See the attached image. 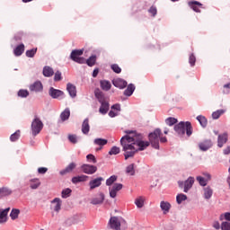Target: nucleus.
<instances>
[{
    "mask_svg": "<svg viewBox=\"0 0 230 230\" xmlns=\"http://www.w3.org/2000/svg\"><path fill=\"white\" fill-rule=\"evenodd\" d=\"M40 186V180L39 178H34L30 180V188L31 190H37Z\"/></svg>",
    "mask_w": 230,
    "mask_h": 230,
    "instance_id": "nucleus-27",
    "label": "nucleus"
},
{
    "mask_svg": "<svg viewBox=\"0 0 230 230\" xmlns=\"http://www.w3.org/2000/svg\"><path fill=\"white\" fill-rule=\"evenodd\" d=\"M62 80V73L60 71H57L54 75L55 82H60Z\"/></svg>",
    "mask_w": 230,
    "mask_h": 230,
    "instance_id": "nucleus-53",
    "label": "nucleus"
},
{
    "mask_svg": "<svg viewBox=\"0 0 230 230\" xmlns=\"http://www.w3.org/2000/svg\"><path fill=\"white\" fill-rule=\"evenodd\" d=\"M127 134L120 139V145L123 148L125 160L130 159L136 155V152L143 151L150 146V142L143 141V136L139 133L126 131Z\"/></svg>",
    "mask_w": 230,
    "mask_h": 230,
    "instance_id": "nucleus-1",
    "label": "nucleus"
},
{
    "mask_svg": "<svg viewBox=\"0 0 230 230\" xmlns=\"http://www.w3.org/2000/svg\"><path fill=\"white\" fill-rule=\"evenodd\" d=\"M135 164H129L127 168H126V173H128V175H136V170L135 168Z\"/></svg>",
    "mask_w": 230,
    "mask_h": 230,
    "instance_id": "nucleus-40",
    "label": "nucleus"
},
{
    "mask_svg": "<svg viewBox=\"0 0 230 230\" xmlns=\"http://www.w3.org/2000/svg\"><path fill=\"white\" fill-rule=\"evenodd\" d=\"M55 75V71L50 66H44L43 68V75L46 77H50Z\"/></svg>",
    "mask_w": 230,
    "mask_h": 230,
    "instance_id": "nucleus-30",
    "label": "nucleus"
},
{
    "mask_svg": "<svg viewBox=\"0 0 230 230\" xmlns=\"http://www.w3.org/2000/svg\"><path fill=\"white\" fill-rule=\"evenodd\" d=\"M121 190H123V184L114 183L111 187L109 188L110 197L111 199H116L118 191H121Z\"/></svg>",
    "mask_w": 230,
    "mask_h": 230,
    "instance_id": "nucleus-7",
    "label": "nucleus"
},
{
    "mask_svg": "<svg viewBox=\"0 0 230 230\" xmlns=\"http://www.w3.org/2000/svg\"><path fill=\"white\" fill-rule=\"evenodd\" d=\"M165 123L166 125H168L169 127H173V125H175L177 123V119L173 118V117H169L165 119Z\"/></svg>",
    "mask_w": 230,
    "mask_h": 230,
    "instance_id": "nucleus-42",
    "label": "nucleus"
},
{
    "mask_svg": "<svg viewBox=\"0 0 230 230\" xmlns=\"http://www.w3.org/2000/svg\"><path fill=\"white\" fill-rule=\"evenodd\" d=\"M91 130V126H89V119H85L82 124V132L84 135L89 134Z\"/></svg>",
    "mask_w": 230,
    "mask_h": 230,
    "instance_id": "nucleus-24",
    "label": "nucleus"
},
{
    "mask_svg": "<svg viewBox=\"0 0 230 230\" xmlns=\"http://www.w3.org/2000/svg\"><path fill=\"white\" fill-rule=\"evenodd\" d=\"M188 4L193 12H196L197 13H200V8H202L203 4H200V2L198 1H190L188 2Z\"/></svg>",
    "mask_w": 230,
    "mask_h": 230,
    "instance_id": "nucleus-12",
    "label": "nucleus"
},
{
    "mask_svg": "<svg viewBox=\"0 0 230 230\" xmlns=\"http://www.w3.org/2000/svg\"><path fill=\"white\" fill-rule=\"evenodd\" d=\"M112 84L114 87H118L119 89H125L127 87V81L121 79V78H117L112 81Z\"/></svg>",
    "mask_w": 230,
    "mask_h": 230,
    "instance_id": "nucleus-15",
    "label": "nucleus"
},
{
    "mask_svg": "<svg viewBox=\"0 0 230 230\" xmlns=\"http://www.w3.org/2000/svg\"><path fill=\"white\" fill-rule=\"evenodd\" d=\"M98 73H100V71L98 70V68H95L93 72V78H96L98 76Z\"/></svg>",
    "mask_w": 230,
    "mask_h": 230,
    "instance_id": "nucleus-62",
    "label": "nucleus"
},
{
    "mask_svg": "<svg viewBox=\"0 0 230 230\" xmlns=\"http://www.w3.org/2000/svg\"><path fill=\"white\" fill-rule=\"evenodd\" d=\"M20 213H21V210H19L18 208H13L10 213V217L12 220H17V218H19Z\"/></svg>",
    "mask_w": 230,
    "mask_h": 230,
    "instance_id": "nucleus-37",
    "label": "nucleus"
},
{
    "mask_svg": "<svg viewBox=\"0 0 230 230\" xmlns=\"http://www.w3.org/2000/svg\"><path fill=\"white\" fill-rule=\"evenodd\" d=\"M18 96H20V98H28V96H30V92H28V90H20L18 92Z\"/></svg>",
    "mask_w": 230,
    "mask_h": 230,
    "instance_id": "nucleus-48",
    "label": "nucleus"
},
{
    "mask_svg": "<svg viewBox=\"0 0 230 230\" xmlns=\"http://www.w3.org/2000/svg\"><path fill=\"white\" fill-rule=\"evenodd\" d=\"M70 116H71V110H69V108H66L64 110V111L61 112L60 119L61 121H67Z\"/></svg>",
    "mask_w": 230,
    "mask_h": 230,
    "instance_id": "nucleus-25",
    "label": "nucleus"
},
{
    "mask_svg": "<svg viewBox=\"0 0 230 230\" xmlns=\"http://www.w3.org/2000/svg\"><path fill=\"white\" fill-rule=\"evenodd\" d=\"M42 128H44V124L42 123V120L36 117L31 123L32 134L34 136H37V134H40V130H42Z\"/></svg>",
    "mask_w": 230,
    "mask_h": 230,
    "instance_id": "nucleus-5",
    "label": "nucleus"
},
{
    "mask_svg": "<svg viewBox=\"0 0 230 230\" xmlns=\"http://www.w3.org/2000/svg\"><path fill=\"white\" fill-rule=\"evenodd\" d=\"M8 211H10V208H5L4 211L0 212V224H4V222H6Z\"/></svg>",
    "mask_w": 230,
    "mask_h": 230,
    "instance_id": "nucleus-35",
    "label": "nucleus"
},
{
    "mask_svg": "<svg viewBox=\"0 0 230 230\" xmlns=\"http://www.w3.org/2000/svg\"><path fill=\"white\" fill-rule=\"evenodd\" d=\"M134 91H136V86H134V84H129L128 88L124 91V94L125 96H132Z\"/></svg>",
    "mask_w": 230,
    "mask_h": 230,
    "instance_id": "nucleus-32",
    "label": "nucleus"
},
{
    "mask_svg": "<svg viewBox=\"0 0 230 230\" xmlns=\"http://www.w3.org/2000/svg\"><path fill=\"white\" fill-rule=\"evenodd\" d=\"M120 149L118 146H112L111 149L110 150L109 154L110 155H118L119 154Z\"/></svg>",
    "mask_w": 230,
    "mask_h": 230,
    "instance_id": "nucleus-49",
    "label": "nucleus"
},
{
    "mask_svg": "<svg viewBox=\"0 0 230 230\" xmlns=\"http://www.w3.org/2000/svg\"><path fill=\"white\" fill-rule=\"evenodd\" d=\"M225 220H227L228 222H230V212L225 213Z\"/></svg>",
    "mask_w": 230,
    "mask_h": 230,
    "instance_id": "nucleus-64",
    "label": "nucleus"
},
{
    "mask_svg": "<svg viewBox=\"0 0 230 230\" xmlns=\"http://www.w3.org/2000/svg\"><path fill=\"white\" fill-rule=\"evenodd\" d=\"M111 67L114 73H117V75H119V73H121V67H119L118 64H113L111 66Z\"/></svg>",
    "mask_w": 230,
    "mask_h": 230,
    "instance_id": "nucleus-50",
    "label": "nucleus"
},
{
    "mask_svg": "<svg viewBox=\"0 0 230 230\" xmlns=\"http://www.w3.org/2000/svg\"><path fill=\"white\" fill-rule=\"evenodd\" d=\"M195 183V178L189 177L187 181H184V193H188L190 190L193 187V184Z\"/></svg>",
    "mask_w": 230,
    "mask_h": 230,
    "instance_id": "nucleus-14",
    "label": "nucleus"
},
{
    "mask_svg": "<svg viewBox=\"0 0 230 230\" xmlns=\"http://www.w3.org/2000/svg\"><path fill=\"white\" fill-rule=\"evenodd\" d=\"M68 139H69L70 143H73L74 145H75V143H78V139L76 138V135H69Z\"/></svg>",
    "mask_w": 230,
    "mask_h": 230,
    "instance_id": "nucleus-56",
    "label": "nucleus"
},
{
    "mask_svg": "<svg viewBox=\"0 0 230 230\" xmlns=\"http://www.w3.org/2000/svg\"><path fill=\"white\" fill-rule=\"evenodd\" d=\"M87 66L90 67H93L94 64H96V56H91L87 60H86Z\"/></svg>",
    "mask_w": 230,
    "mask_h": 230,
    "instance_id": "nucleus-44",
    "label": "nucleus"
},
{
    "mask_svg": "<svg viewBox=\"0 0 230 230\" xmlns=\"http://www.w3.org/2000/svg\"><path fill=\"white\" fill-rule=\"evenodd\" d=\"M174 130L179 136H184V134H187L188 137L193 134V127L190 121H181L179 124L174 126Z\"/></svg>",
    "mask_w": 230,
    "mask_h": 230,
    "instance_id": "nucleus-3",
    "label": "nucleus"
},
{
    "mask_svg": "<svg viewBox=\"0 0 230 230\" xmlns=\"http://www.w3.org/2000/svg\"><path fill=\"white\" fill-rule=\"evenodd\" d=\"M86 159L89 161V163H93V164H96L97 163L96 156H94L93 154L87 155Z\"/></svg>",
    "mask_w": 230,
    "mask_h": 230,
    "instance_id": "nucleus-51",
    "label": "nucleus"
},
{
    "mask_svg": "<svg viewBox=\"0 0 230 230\" xmlns=\"http://www.w3.org/2000/svg\"><path fill=\"white\" fill-rule=\"evenodd\" d=\"M204 197L205 199H209L210 197H213V190L209 187L204 189Z\"/></svg>",
    "mask_w": 230,
    "mask_h": 230,
    "instance_id": "nucleus-39",
    "label": "nucleus"
},
{
    "mask_svg": "<svg viewBox=\"0 0 230 230\" xmlns=\"http://www.w3.org/2000/svg\"><path fill=\"white\" fill-rule=\"evenodd\" d=\"M148 12L151 13L152 17H155V15H157V8L154 5L149 8Z\"/></svg>",
    "mask_w": 230,
    "mask_h": 230,
    "instance_id": "nucleus-54",
    "label": "nucleus"
},
{
    "mask_svg": "<svg viewBox=\"0 0 230 230\" xmlns=\"http://www.w3.org/2000/svg\"><path fill=\"white\" fill-rule=\"evenodd\" d=\"M72 191L73 190H71V189H69V188L63 190L61 192L62 199H67V197H70Z\"/></svg>",
    "mask_w": 230,
    "mask_h": 230,
    "instance_id": "nucleus-43",
    "label": "nucleus"
},
{
    "mask_svg": "<svg viewBox=\"0 0 230 230\" xmlns=\"http://www.w3.org/2000/svg\"><path fill=\"white\" fill-rule=\"evenodd\" d=\"M135 204L137 208H143V206H145V197L139 196L138 198H137L135 199Z\"/></svg>",
    "mask_w": 230,
    "mask_h": 230,
    "instance_id": "nucleus-33",
    "label": "nucleus"
},
{
    "mask_svg": "<svg viewBox=\"0 0 230 230\" xmlns=\"http://www.w3.org/2000/svg\"><path fill=\"white\" fill-rule=\"evenodd\" d=\"M189 62H190V66H195V63L197 62V58H195V55L190 54V56L189 58Z\"/></svg>",
    "mask_w": 230,
    "mask_h": 230,
    "instance_id": "nucleus-55",
    "label": "nucleus"
},
{
    "mask_svg": "<svg viewBox=\"0 0 230 230\" xmlns=\"http://www.w3.org/2000/svg\"><path fill=\"white\" fill-rule=\"evenodd\" d=\"M48 172V168L46 167H40L38 169V172L40 173L41 175H44V173H46Z\"/></svg>",
    "mask_w": 230,
    "mask_h": 230,
    "instance_id": "nucleus-59",
    "label": "nucleus"
},
{
    "mask_svg": "<svg viewBox=\"0 0 230 230\" xmlns=\"http://www.w3.org/2000/svg\"><path fill=\"white\" fill-rule=\"evenodd\" d=\"M111 109H113V111H121V106H119V104H114L111 106Z\"/></svg>",
    "mask_w": 230,
    "mask_h": 230,
    "instance_id": "nucleus-60",
    "label": "nucleus"
},
{
    "mask_svg": "<svg viewBox=\"0 0 230 230\" xmlns=\"http://www.w3.org/2000/svg\"><path fill=\"white\" fill-rule=\"evenodd\" d=\"M49 94L51 98L58 99L60 98V96H64V92L51 87L49 91Z\"/></svg>",
    "mask_w": 230,
    "mask_h": 230,
    "instance_id": "nucleus-16",
    "label": "nucleus"
},
{
    "mask_svg": "<svg viewBox=\"0 0 230 230\" xmlns=\"http://www.w3.org/2000/svg\"><path fill=\"white\" fill-rule=\"evenodd\" d=\"M66 91L70 94L71 98H75V96H76V86H75L71 83H68L66 84Z\"/></svg>",
    "mask_w": 230,
    "mask_h": 230,
    "instance_id": "nucleus-19",
    "label": "nucleus"
},
{
    "mask_svg": "<svg viewBox=\"0 0 230 230\" xmlns=\"http://www.w3.org/2000/svg\"><path fill=\"white\" fill-rule=\"evenodd\" d=\"M103 182V177H98L89 181L90 190H95V188H100Z\"/></svg>",
    "mask_w": 230,
    "mask_h": 230,
    "instance_id": "nucleus-9",
    "label": "nucleus"
},
{
    "mask_svg": "<svg viewBox=\"0 0 230 230\" xmlns=\"http://www.w3.org/2000/svg\"><path fill=\"white\" fill-rule=\"evenodd\" d=\"M100 84L102 91H111V87H112V84L107 80L101 81Z\"/></svg>",
    "mask_w": 230,
    "mask_h": 230,
    "instance_id": "nucleus-31",
    "label": "nucleus"
},
{
    "mask_svg": "<svg viewBox=\"0 0 230 230\" xmlns=\"http://www.w3.org/2000/svg\"><path fill=\"white\" fill-rule=\"evenodd\" d=\"M84 55V49H74L70 54V58L77 64H85V58H81Z\"/></svg>",
    "mask_w": 230,
    "mask_h": 230,
    "instance_id": "nucleus-4",
    "label": "nucleus"
},
{
    "mask_svg": "<svg viewBox=\"0 0 230 230\" xmlns=\"http://www.w3.org/2000/svg\"><path fill=\"white\" fill-rule=\"evenodd\" d=\"M222 114H224V110H218L212 113V118L213 119H218V118H220Z\"/></svg>",
    "mask_w": 230,
    "mask_h": 230,
    "instance_id": "nucleus-47",
    "label": "nucleus"
},
{
    "mask_svg": "<svg viewBox=\"0 0 230 230\" xmlns=\"http://www.w3.org/2000/svg\"><path fill=\"white\" fill-rule=\"evenodd\" d=\"M222 230H230V223L226 221L221 224Z\"/></svg>",
    "mask_w": 230,
    "mask_h": 230,
    "instance_id": "nucleus-57",
    "label": "nucleus"
},
{
    "mask_svg": "<svg viewBox=\"0 0 230 230\" xmlns=\"http://www.w3.org/2000/svg\"><path fill=\"white\" fill-rule=\"evenodd\" d=\"M44 89L40 81H36L34 84L30 85V91L34 93H40Z\"/></svg>",
    "mask_w": 230,
    "mask_h": 230,
    "instance_id": "nucleus-13",
    "label": "nucleus"
},
{
    "mask_svg": "<svg viewBox=\"0 0 230 230\" xmlns=\"http://www.w3.org/2000/svg\"><path fill=\"white\" fill-rule=\"evenodd\" d=\"M100 103H101V107L99 109V112L101 114H107V112H109V102L104 101Z\"/></svg>",
    "mask_w": 230,
    "mask_h": 230,
    "instance_id": "nucleus-23",
    "label": "nucleus"
},
{
    "mask_svg": "<svg viewBox=\"0 0 230 230\" xmlns=\"http://www.w3.org/2000/svg\"><path fill=\"white\" fill-rule=\"evenodd\" d=\"M160 208L162 211H164V215H166V213H170V208H172V205L166 201H161Z\"/></svg>",
    "mask_w": 230,
    "mask_h": 230,
    "instance_id": "nucleus-26",
    "label": "nucleus"
},
{
    "mask_svg": "<svg viewBox=\"0 0 230 230\" xmlns=\"http://www.w3.org/2000/svg\"><path fill=\"white\" fill-rule=\"evenodd\" d=\"M103 200H105V195L103 193H100L99 197L93 198L91 201V204L96 206L98 204H103Z\"/></svg>",
    "mask_w": 230,
    "mask_h": 230,
    "instance_id": "nucleus-22",
    "label": "nucleus"
},
{
    "mask_svg": "<svg viewBox=\"0 0 230 230\" xmlns=\"http://www.w3.org/2000/svg\"><path fill=\"white\" fill-rule=\"evenodd\" d=\"M19 137H21V130L18 129L16 132L11 135L10 141L15 143V141H17Z\"/></svg>",
    "mask_w": 230,
    "mask_h": 230,
    "instance_id": "nucleus-41",
    "label": "nucleus"
},
{
    "mask_svg": "<svg viewBox=\"0 0 230 230\" xmlns=\"http://www.w3.org/2000/svg\"><path fill=\"white\" fill-rule=\"evenodd\" d=\"M196 179L198 182H199L200 186H206L208 184V181L202 176H198Z\"/></svg>",
    "mask_w": 230,
    "mask_h": 230,
    "instance_id": "nucleus-52",
    "label": "nucleus"
},
{
    "mask_svg": "<svg viewBox=\"0 0 230 230\" xmlns=\"http://www.w3.org/2000/svg\"><path fill=\"white\" fill-rule=\"evenodd\" d=\"M0 195L3 199V197H8V195H12V190L3 187L0 189Z\"/></svg>",
    "mask_w": 230,
    "mask_h": 230,
    "instance_id": "nucleus-34",
    "label": "nucleus"
},
{
    "mask_svg": "<svg viewBox=\"0 0 230 230\" xmlns=\"http://www.w3.org/2000/svg\"><path fill=\"white\" fill-rule=\"evenodd\" d=\"M213 227L215 229H220V223H218V221H215L213 224Z\"/></svg>",
    "mask_w": 230,
    "mask_h": 230,
    "instance_id": "nucleus-61",
    "label": "nucleus"
},
{
    "mask_svg": "<svg viewBox=\"0 0 230 230\" xmlns=\"http://www.w3.org/2000/svg\"><path fill=\"white\" fill-rule=\"evenodd\" d=\"M94 145H98L99 146H101L100 148H97V150H102V146H105V145H107V143H109V141L107 139H103V138H96L93 141Z\"/></svg>",
    "mask_w": 230,
    "mask_h": 230,
    "instance_id": "nucleus-29",
    "label": "nucleus"
},
{
    "mask_svg": "<svg viewBox=\"0 0 230 230\" xmlns=\"http://www.w3.org/2000/svg\"><path fill=\"white\" fill-rule=\"evenodd\" d=\"M197 119L199 122V124L201 125V127H203V128L208 127V119H206V117H204L202 115H199L197 117Z\"/></svg>",
    "mask_w": 230,
    "mask_h": 230,
    "instance_id": "nucleus-36",
    "label": "nucleus"
},
{
    "mask_svg": "<svg viewBox=\"0 0 230 230\" xmlns=\"http://www.w3.org/2000/svg\"><path fill=\"white\" fill-rule=\"evenodd\" d=\"M81 170L84 172V173H86L87 175H93V173H96V172H98V167L91 164H83L81 166Z\"/></svg>",
    "mask_w": 230,
    "mask_h": 230,
    "instance_id": "nucleus-8",
    "label": "nucleus"
},
{
    "mask_svg": "<svg viewBox=\"0 0 230 230\" xmlns=\"http://www.w3.org/2000/svg\"><path fill=\"white\" fill-rule=\"evenodd\" d=\"M115 181H118V176L116 175L111 176L109 179L106 180V186H112Z\"/></svg>",
    "mask_w": 230,
    "mask_h": 230,
    "instance_id": "nucleus-45",
    "label": "nucleus"
},
{
    "mask_svg": "<svg viewBox=\"0 0 230 230\" xmlns=\"http://www.w3.org/2000/svg\"><path fill=\"white\" fill-rule=\"evenodd\" d=\"M95 98H97L99 103H102L103 102H107V99L105 98V94H103V92L100 89H95L94 91Z\"/></svg>",
    "mask_w": 230,
    "mask_h": 230,
    "instance_id": "nucleus-17",
    "label": "nucleus"
},
{
    "mask_svg": "<svg viewBox=\"0 0 230 230\" xmlns=\"http://www.w3.org/2000/svg\"><path fill=\"white\" fill-rule=\"evenodd\" d=\"M227 137H228L227 133H224L218 136L217 146H219V148H222V146H224V145L227 143Z\"/></svg>",
    "mask_w": 230,
    "mask_h": 230,
    "instance_id": "nucleus-18",
    "label": "nucleus"
},
{
    "mask_svg": "<svg viewBox=\"0 0 230 230\" xmlns=\"http://www.w3.org/2000/svg\"><path fill=\"white\" fill-rule=\"evenodd\" d=\"M52 204L53 206V209L58 213V211H60L61 208H62V200L59 198H55L52 200Z\"/></svg>",
    "mask_w": 230,
    "mask_h": 230,
    "instance_id": "nucleus-21",
    "label": "nucleus"
},
{
    "mask_svg": "<svg viewBox=\"0 0 230 230\" xmlns=\"http://www.w3.org/2000/svg\"><path fill=\"white\" fill-rule=\"evenodd\" d=\"M223 88L225 89V90H223V94H229V93H230V91H229V89H230V83L225 84L223 86Z\"/></svg>",
    "mask_w": 230,
    "mask_h": 230,
    "instance_id": "nucleus-58",
    "label": "nucleus"
},
{
    "mask_svg": "<svg viewBox=\"0 0 230 230\" xmlns=\"http://www.w3.org/2000/svg\"><path fill=\"white\" fill-rule=\"evenodd\" d=\"M121 224H127L125 219L117 217H111L110 227L114 230H121Z\"/></svg>",
    "mask_w": 230,
    "mask_h": 230,
    "instance_id": "nucleus-6",
    "label": "nucleus"
},
{
    "mask_svg": "<svg viewBox=\"0 0 230 230\" xmlns=\"http://www.w3.org/2000/svg\"><path fill=\"white\" fill-rule=\"evenodd\" d=\"M188 199V196H186V194H178L176 196V202L177 204H182V202H184V200H187Z\"/></svg>",
    "mask_w": 230,
    "mask_h": 230,
    "instance_id": "nucleus-38",
    "label": "nucleus"
},
{
    "mask_svg": "<svg viewBox=\"0 0 230 230\" xmlns=\"http://www.w3.org/2000/svg\"><path fill=\"white\" fill-rule=\"evenodd\" d=\"M76 169V164L75 162L70 163L65 169L59 172L60 175H67V173H73V171Z\"/></svg>",
    "mask_w": 230,
    "mask_h": 230,
    "instance_id": "nucleus-11",
    "label": "nucleus"
},
{
    "mask_svg": "<svg viewBox=\"0 0 230 230\" xmlns=\"http://www.w3.org/2000/svg\"><path fill=\"white\" fill-rule=\"evenodd\" d=\"M225 155H229L230 154V146L224 149Z\"/></svg>",
    "mask_w": 230,
    "mask_h": 230,
    "instance_id": "nucleus-63",
    "label": "nucleus"
},
{
    "mask_svg": "<svg viewBox=\"0 0 230 230\" xmlns=\"http://www.w3.org/2000/svg\"><path fill=\"white\" fill-rule=\"evenodd\" d=\"M89 179V176L87 175H79V176H75L72 178V182L73 184H78V182H85Z\"/></svg>",
    "mask_w": 230,
    "mask_h": 230,
    "instance_id": "nucleus-20",
    "label": "nucleus"
},
{
    "mask_svg": "<svg viewBox=\"0 0 230 230\" xmlns=\"http://www.w3.org/2000/svg\"><path fill=\"white\" fill-rule=\"evenodd\" d=\"M13 53L15 55V57H21V55H22L24 53V44H20L18 45L14 50Z\"/></svg>",
    "mask_w": 230,
    "mask_h": 230,
    "instance_id": "nucleus-28",
    "label": "nucleus"
},
{
    "mask_svg": "<svg viewBox=\"0 0 230 230\" xmlns=\"http://www.w3.org/2000/svg\"><path fill=\"white\" fill-rule=\"evenodd\" d=\"M211 146H213V142H211V140H209V139H205L199 144V148L202 152H206V151L209 150V148H211Z\"/></svg>",
    "mask_w": 230,
    "mask_h": 230,
    "instance_id": "nucleus-10",
    "label": "nucleus"
},
{
    "mask_svg": "<svg viewBox=\"0 0 230 230\" xmlns=\"http://www.w3.org/2000/svg\"><path fill=\"white\" fill-rule=\"evenodd\" d=\"M36 53H37V48L27 50L25 54H26V57H28V58H33Z\"/></svg>",
    "mask_w": 230,
    "mask_h": 230,
    "instance_id": "nucleus-46",
    "label": "nucleus"
},
{
    "mask_svg": "<svg viewBox=\"0 0 230 230\" xmlns=\"http://www.w3.org/2000/svg\"><path fill=\"white\" fill-rule=\"evenodd\" d=\"M148 137L151 146L156 150H159V141L162 143H166L168 141L166 137H161V129L159 128H156L154 130V132L150 133Z\"/></svg>",
    "mask_w": 230,
    "mask_h": 230,
    "instance_id": "nucleus-2",
    "label": "nucleus"
}]
</instances>
